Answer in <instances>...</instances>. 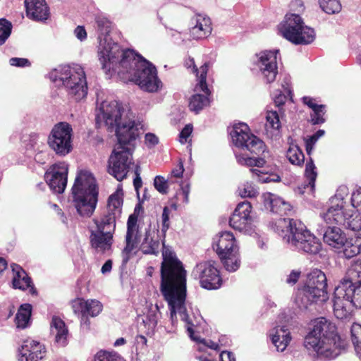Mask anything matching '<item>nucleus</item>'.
<instances>
[{"label":"nucleus","instance_id":"f257e3e1","mask_svg":"<svg viewBox=\"0 0 361 361\" xmlns=\"http://www.w3.org/2000/svg\"><path fill=\"white\" fill-rule=\"evenodd\" d=\"M95 23L99 33V60L106 73L111 71L119 75L127 73L141 90L147 92H157L162 86L157 76L156 67L133 50H122L119 44L112 41L109 34L111 22L104 13L95 16Z\"/></svg>","mask_w":361,"mask_h":361},{"label":"nucleus","instance_id":"f03ea898","mask_svg":"<svg viewBox=\"0 0 361 361\" xmlns=\"http://www.w3.org/2000/svg\"><path fill=\"white\" fill-rule=\"evenodd\" d=\"M125 114V109L118 101H103L96 109V126H104L109 132H115L118 140L109 160V174L116 180H142L140 166L132 161L138 129L135 121Z\"/></svg>","mask_w":361,"mask_h":361},{"label":"nucleus","instance_id":"7ed1b4c3","mask_svg":"<svg viewBox=\"0 0 361 361\" xmlns=\"http://www.w3.org/2000/svg\"><path fill=\"white\" fill-rule=\"evenodd\" d=\"M163 261L161 264L160 290L168 302L171 319L176 317V312L183 319H188L185 306L186 297V271L174 252L166 247L163 243Z\"/></svg>","mask_w":361,"mask_h":361},{"label":"nucleus","instance_id":"20e7f679","mask_svg":"<svg viewBox=\"0 0 361 361\" xmlns=\"http://www.w3.org/2000/svg\"><path fill=\"white\" fill-rule=\"evenodd\" d=\"M303 345L321 359L331 360L345 350L346 343L338 334L336 324L322 317L312 321Z\"/></svg>","mask_w":361,"mask_h":361},{"label":"nucleus","instance_id":"39448f33","mask_svg":"<svg viewBox=\"0 0 361 361\" xmlns=\"http://www.w3.org/2000/svg\"><path fill=\"white\" fill-rule=\"evenodd\" d=\"M334 294V312L336 318L346 319L354 307L361 309V260L350 265Z\"/></svg>","mask_w":361,"mask_h":361},{"label":"nucleus","instance_id":"423d86ee","mask_svg":"<svg viewBox=\"0 0 361 361\" xmlns=\"http://www.w3.org/2000/svg\"><path fill=\"white\" fill-rule=\"evenodd\" d=\"M269 227L281 237L283 243L299 252L317 255L322 250L319 239L298 219L280 217L270 221Z\"/></svg>","mask_w":361,"mask_h":361},{"label":"nucleus","instance_id":"0eeeda50","mask_svg":"<svg viewBox=\"0 0 361 361\" xmlns=\"http://www.w3.org/2000/svg\"><path fill=\"white\" fill-rule=\"evenodd\" d=\"M233 145L243 150H247L257 157H249L247 154L235 152L238 163L243 166L262 167L265 159L269 155L264 142L249 132V127L245 123L234 125L230 132Z\"/></svg>","mask_w":361,"mask_h":361},{"label":"nucleus","instance_id":"6e6552de","mask_svg":"<svg viewBox=\"0 0 361 361\" xmlns=\"http://www.w3.org/2000/svg\"><path fill=\"white\" fill-rule=\"evenodd\" d=\"M51 78L55 82H61L68 94L75 101L87 94L85 73L80 65L60 66L51 73Z\"/></svg>","mask_w":361,"mask_h":361},{"label":"nucleus","instance_id":"1a4fd4ad","mask_svg":"<svg viewBox=\"0 0 361 361\" xmlns=\"http://www.w3.org/2000/svg\"><path fill=\"white\" fill-rule=\"evenodd\" d=\"M349 194L348 188L343 184L338 187L335 195L329 200V207L320 216L326 224L342 225L345 228L348 220L354 214V207L345 201Z\"/></svg>","mask_w":361,"mask_h":361},{"label":"nucleus","instance_id":"9d476101","mask_svg":"<svg viewBox=\"0 0 361 361\" xmlns=\"http://www.w3.org/2000/svg\"><path fill=\"white\" fill-rule=\"evenodd\" d=\"M279 30L284 38L295 44H309L315 39L314 29L305 25L302 18L295 13L286 15Z\"/></svg>","mask_w":361,"mask_h":361},{"label":"nucleus","instance_id":"9b49d317","mask_svg":"<svg viewBox=\"0 0 361 361\" xmlns=\"http://www.w3.org/2000/svg\"><path fill=\"white\" fill-rule=\"evenodd\" d=\"M71 191L78 213L82 216H90L98 202L97 185L95 182H74Z\"/></svg>","mask_w":361,"mask_h":361},{"label":"nucleus","instance_id":"f8f14e48","mask_svg":"<svg viewBox=\"0 0 361 361\" xmlns=\"http://www.w3.org/2000/svg\"><path fill=\"white\" fill-rule=\"evenodd\" d=\"M123 203L122 185L119 184L116 190L108 198L106 211L100 219H94L97 230L114 235L116 229V219L121 216Z\"/></svg>","mask_w":361,"mask_h":361},{"label":"nucleus","instance_id":"ddd939ff","mask_svg":"<svg viewBox=\"0 0 361 361\" xmlns=\"http://www.w3.org/2000/svg\"><path fill=\"white\" fill-rule=\"evenodd\" d=\"M71 126L66 122H59L56 124L49 136V147L59 155L65 156L72 149Z\"/></svg>","mask_w":361,"mask_h":361},{"label":"nucleus","instance_id":"4468645a","mask_svg":"<svg viewBox=\"0 0 361 361\" xmlns=\"http://www.w3.org/2000/svg\"><path fill=\"white\" fill-rule=\"evenodd\" d=\"M192 276L199 279L200 286L207 290L218 289L221 285L222 281L216 267V262L212 260L197 264L192 271Z\"/></svg>","mask_w":361,"mask_h":361},{"label":"nucleus","instance_id":"2eb2a0df","mask_svg":"<svg viewBox=\"0 0 361 361\" xmlns=\"http://www.w3.org/2000/svg\"><path fill=\"white\" fill-rule=\"evenodd\" d=\"M251 211L252 205L250 202L245 200L238 203L229 219L230 226L245 234L251 235L255 231Z\"/></svg>","mask_w":361,"mask_h":361},{"label":"nucleus","instance_id":"dca6fc26","mask_svg":"<svg viewBox=\"0 0 361 361\" xmlns=\"http://www.w3.org/2000/svg\"><path fill=\"white\" fill-rule=\"evenodd\" d=\"M143 208L140 204H137L133 214H130L127 221V232L126 235V247L122 251V264L126 265L130 258L133 249L137 246L139 242L137 236L138 226H137V217L139 212L142 211Z\"/></svg>","mask_w":361,"mask_h":361},{"label":"nucleus","instance_id":"f3484780","mask_svg":"<svg viewBox=\"0 0 361 361\" xmlns=\"http://www.w3.org/2000/svg\"><path fill=\"white\" fill-rule=\"evenodd\" d=\"M73 312L80 317V325L87 330L90 329L89 317H97L102 310V304L97 300L78 298L72 302Z\"/></svg>","mask_w":361,"mask_h":361},{"label":"nucleus","instance_id":"a211bd4d","mask_svg":"<svg viewBox=\"0 0 361 361\" xmlns=\"http://www.w3.org/2000/svg\"><path fill=\"white\" fill-rule=\"evenodd\" d=\"M278 49L264 51L256 54L255 64L259 68L263 80L267 83H271L276 80L278 74L277 54Z\"/></svg>","mask_w":361,"mask_h":361},{"label":"nucleus","instance_id":"6ab92c4d","mask_svg":"<svg viewBox=\"0 0 361 361\" xmlns=\"http://www.w3.org/2000/svg\"><path fill=\"white\" fill-rule=\"evenodd\" d=\"M207 71L208 66L207 63L200 67L199 82L195 86V91H201L204 94H195L190 99L189 108L196 114H198L204 107L209 106L210 103L209 97L211 94V92L206 82Z\"/></svg>","mask_w":361,"mask_h":361},{"label":"nucleus","instance_id":"aec40b11","mask_svg":"<svg viewBox=\"0 0 361 361\" xmlns=\"http://www.w3.org/2000/svg\"><path fill=\"white\" fill-rule=\"evenodd\" d=\"M328 298L326 294L319 293L312 287L304 284L298 288L295 302L301 310H306L308 307L319 302H324Z\"/></svg>","mask_w":361,"mask_h":361},{"label":"nucleus","instance_id":"412c9836","mask_svg":"<svg viewBox=\"0 0 361 361\" xmlns=\"http://www.w3.org/2000/svg\"><path fill=\"white\" fill-rule=\"evenodd\" d=\"M262 198L264 209L273 214L282 216L293 212L292 205L275 194L266 192Z\"/></svg>","mask_w":361,"mask_h":361},{"label":"nucleus","instance_id":"4be33fe9","mask_svg":"<svg viewBox=\"0 0 361 361\" xmlns=\"http://www.w3.org/2000/svg\"><path fill=\"white\" fill-rule=\"evenodd\" d=\"M213 249L220 258H223L226 255H233L238 252V247L235 244V239L233 234L229 231L221 232L212 244Z\"/></svg>","mask_w":361,"mask_h":361},{"label":"nucleus","instance_id":"5701e85b","mask_svg":"<svg viewBox=\"0 0 361 361\" xmlns=\"http://www.w3.org/2000/svg\"><path fill=\"white\" fill-rule=\"evenodd\" d=\"M44 346L39 342L26 340L18 349L19 361H38L44 357Z\"/></svg>","mask_w":361,"mask_h":361},{"label":"nucleus","instance_id":"b1692460","mask_svg":"<svg viewBox=\"0 0 361 361\" xmlns=\"http://www.w3.org/2000/svg\"><path fill=\"white\" fill-rule=\"evenodd\" d=\"M324 242L331 247L340 250L346 243L345 232L338 226L326 224L321 228Z\"/></svg>","mask_w":361,"mask_h":361},{"label":"nucleus","instance_id":"393cba45","mask_svg":"<svg viewBox=\"0 0 361 361\" xmlns=\"http://www.w3.org/2000/svg\"><path fill=\"white\" fill-rule=\"evenodd\" d=\"M27 16L35 21H44L50 16L49 7L45 0H25Z\"/></svg>","mask_w":361,"mask_h":361},{"label":"nucleus","instance_id":"a878e982","mask_svg":"<svg viewBox=\"0 0 361 361\" xmlns=\"http://www.w3.org/2000/svg\"><path fill=\"white\" fill-rule=\"evenodd\" d=\"M194 25L190 30V37L193 39H201L207 37L212 32L211 20L203 15H196L192 19Z\"/></svg>","mask_w":361,"mask_h":361},{"label":"nucleus","instance_id":"bb28decb","mask_svg":"<svg viewBox=\"0 0 361 361\" xmlns=\"http://www.w3.org/2000/svg\"><path fill=\"white\" fill-rule=\"evenodd\" d=\"M90 244L97 252L104 253L109 250L113 244V235L99 230L92 231L90 236Z\"/></svg>","mask_w":361,"mask_h":361},{"label":"nucleus","instance_id":"cd10ccee","mask_svg":"<svg viewBox=\"0 0 361 361\" xmlns=\"http://www.w3.org/2000/svg\"><path fill=\"white\" fill-rule=\"evenodd\" d=\"M273 344L278 351L283 352L291 340L290 332L286 326H276L269 334Z\"/></svg>","mask_w":361,"mask_h":361},{"label":"nucleus","instance_id":"c85d7f7f","mask_svg":"<svg viewBox=\"0 0 361 361\" xmlns=\"http://www.w3.org/2000/svg\"><path fill=\"white\" fill-rule=\"evenodd\" d=\"M304 284L312 287L322 295L326 294L327 283L326 277L323 271L318 269L312 270L307 275Z\"/></svg>","mask_w":361,"mask_h":361},{"label":"nucleus","instance_id":"c756f323","mask_svg":"<svg viewBox=\"0 0 361 361\" xmlns=\"http://www.w3.org/2000/svg\"><path fill=\"white\" fill-rule=\"evenodd\" d=\"M11 269L13 273L12 280L13 288L20 290L28 288L30 286V283H32V279L28 276L25 271L16 264H12Z\"/></svg>","mask_w":361,"mask_h":361},{"label":"nucleus","instance_id":"7c9ffc66","mask_svg":"<svg viewBox=\"0 0 361 361\" xmlns=\"http://www.w3.org/2000/svg\"><path fill=\"white\" fill-rule=\"evenodd\" d=\"M68 169L64 162L50 166L44 174L45 180H68Z\"/></svg>","mask_w":361,"mask_h":361},{"label":"nucleus","instance_id":"2f4dec72","mask_svg":"<svg viewBox=\"0 0 361 361\" xmlns=\"http://www.w3.org/2000/svg\"><path fill=\"white\" fill-rule=\"evenodd\" d=\"M51 332L55 335L56 343L65 345L66 343V337L68 329L65 322L58 317H53L51 322Z\"/></svg>","mask_w":361,"mask_h":361},{"label":"nucleus","instance_id":"473e14b6","mask_svg":"<svg viewBox=\"0 0 361 361\" xmlns=\"http://www.w3.org/2000/svg\"><path fill=\"white\" fill-rule=\"evenodd\" d=\"M32 305L28 303L21 305L16 315V323L18 328L25 329L30 322Z\"/></svg>","mask_w":361,"mask_h":361},{"label":"nucleus","instance_id":"72a5a7b5","mask_svg":"<svg viewBox=\"0 0 361 361\" xmlns=\"http://www.w3.org/2000/svg\"><path fill=\"white\" fill-rule=\"evenodd\" d=\"M341 249L344 256L348 259L359 255L361 253V237L357 236L349 240L346 238V243Z\"/></svg>","mask_w":361,"mask_h":361},{"label":"nucleus","instance_id":"f704fd0d","mask_svg":"<svg viewBox=\"0 0 361 361\" xmlns=\"http://www.w3.org/2000/svg\"><path fill=\"white\" fill-rule=\"evenodd\" d=\"M180 317L181 320H183V322H185L187 324V325H188L187 330L189 333L190 337L192 340L198 341L201 343H203L204 345L209 347L211 349H214L216 350H219V345L216 343L212 341V340L200 339V337H196L194 336V331H193L192 327L195 326V324L193 323L192 319L190 318V317L189 316L188 314V319H183L182 318V317H180Z\"/></svg>","mask_w":361,"mask_h":361},{"label":"nucleus","instance_id":"c9c22d12","mask_svg":"<svg viewBox=\"0 0 361 361\" xmlns=\"http://www.w3.org/2000/svg\"><path fill=\"white\" fill-rule=\"evenodd\" d=\"M286 157L290 162L300 166L304 163L305 156L300 148L296 145H291L286 152Z\"/></svg>","mask_w":361,"mask_h":361},{"label":"nucleus","instance_id":"e433bc0d","mask_svg":"<svg viewBox=\"0 0 361 361\" xmlns=\"http://www.w3.org/2000/svg\"><path fill=\"white\" fill-rule=\"evenodd\" d=\"M149 235L150 230L147 229L142 242L143 252L145 254L157 255L158 253L159 243L158 240H154L152 238H149Z\"/></svg>","mask_w":361,"mask_h":361},{"label":"nucleus","instance_id":"4c0bfd02","mask_svg":"<svg viewBox=\"0 0 361 361\" xmlns=\"http://www.w3.org/2000/svg\"><path fill=\"white\" fill-rule=\"evenodd\" d=\"M322 11L328 14L338 13L341 11V4L339 0H319Z\"/></svg>","mask_w":361,"mask_h":361},{"label":"nucleus","instance_id":"58836bf2","mask_svg":"<svg viewBox=\"0 0 361 361\" xmlns=\"http://www.w3.org/2000/svg\"><path fill=\"white\" fill-rule=\"evenodd\" d=\"M221 259L225 269L230 272L235 271L240 267V261L238 258V252L234 253L233 255H226Z\"/></svg>","mask_w":361,"mask_h":361},{"label":"nucleus","instance_id":"ea45409f","mask_svg":"<svg viewBox=\"0 0 361 361\" xmlns=\"http://www.w3.org/2000/svg\"><path fill=\"white\" fill-rule=\"evenodd\" d=\"M12 24L6 18H0V46L4 44L12 32Z\"/></svg>","mask_w":361,"mask_h":361},{"label":"nucleus","instance_id":"a19ab883","mask_svg":"<svg viewBox=\"0 0 361 361\" xmlns=\"http://www.w3.org/2000/svg\"><path fill=\"white\" fill-rule=\"evenodd\" d=\"M94 361H125V360L116 352L99 350L96 354Z\"/></svg>","mask_w":361,"mask_h":361},{"label":"nucleus","instance_id":"79ce46f5","mask_svg":"<svg viewBox=\"0 0 361 361\" xmlns=\"http://www.w3.org/2000/svg\"><path fill=\"white\" fill-rule=\"evenodd\" d=\"M312 113L310 114L311 122L313 125L322 124L326 121L324 116L326 114V106L324 104H319L317 108L312 110Z\"/></svg>","mask_w":361,"mask_h":361},{"label":"nucleus","instance_id":"37998d69","mask_svg":"<svg viewBox=\"0 0 361 361\" xmlns=\"http://www.w3.org/2000/svg\"><path fill=\"white\" fill-rule=\"evenodd\" d=\"M238 195L243 198H252L255 197L259 194V191L254 185L247 182L245 184L238 188Z\"/></svg>","mask_w":361,"mask_h":361},{"label":"nucleus","instance_id":"c03bdc74","mask_svg":"<svg viewBox=\"0 0 361 361\" xmlns=\"http://www.w3.org/2000/svg\"><path fill=\"white\" fill-rule=\"evenodd\" d=\"M266 126L274 130H279L281 128L279 115L277 111H267Z\"/></svg>","mask_w":361,"mask_h":361},{"label":"nucleus","instance_id":"a18cd8bd","mask_svg":"<svg viewBox=\"0 0 361 361\" xmlns=\"http://www.w3.org/2000/svg\"><path fill=\"white\" fill-rule=\"evenodd\" d=\"M324 134L325 131L324 130H318L314 134L305 140V147L307 154L310 155L311 154L315 143L317 142L319 138L322 137Z\"/></svg>","mask_w":361,"mask_h":361},{"label":"nucleus","instance_id":"49530a36","mask_svg":"<svg viewBox=\"0 0 361 361\" xmlns=\"http://www.w3.org/2000/svg\"><path fill=\"white\" fill-rule=\"evenodd\" d=\"M345 228L354 231H361V214H357L356 210L354 209V214L348 220Z\"/></svg>","mask_w":361,"mask_h":361},{"label":"nucleus","instance_id":"de8ad7c7","mask_svg":"<svg viewBox=\"0 0 361 361\" xmlns=\"http://www.w3.org/2000/svg\"><path fill=\"white\" fill-rule=\"evenodd\" d=\"M160 314L161 313L159 312V309L157 305L148 311L147 320L151 327L154 328L157 325L158 321L160 318Z\"/></svg>","mask_w":361,"mask_h":361},{"label":"nucleus","instance_id":"09e8293b","mask_svg":"<svg viewBox=\"0 0 361 361\" xmlns=\"http://www.w3.org/2000/svg\"><path fill=\"white\" fill-rule=\"evenodd\" d=\"M74 180H96L92 171L87 168H78Z\"/></svg>","mask_w":361,"mask_h":361},{"label":"nucleus","instance_id":"8fccbe9b","mask_svg":"<svg viewBox=\"0 0 361 361\" xmlns=\"http://www.w3.org/2000/svg\"><path fill=\"white\" fill-rule=\"evenodd\" d=\"M315 182H302L301 185L294 189L295 193L303 195L305 193L313 194L315 188Z\"/></svg>","mask_w":361,"mask_h":361},{"label":"nucleus","instance_id":"3c124183","mask_svg":"<svg viewBox=\"0 0 361 361\" xmlns=\"http://www.w3.org/2000/svg\"><path fill=\"white\" fill-rule=\"evenodd\" d=\"M351 338L354 346L361 345V325L355 324L351 328Z\"/></svg>","mask_w":361,"mask_h":361},{"label":"nucleus","instance_id":"603ef678","mask_svg":"<svg viewBox=\"0 0 361 361\" xmlns=\"http://www.w3.org/2000/svg\"><path fill=\"white\" fill-rule=\"evenodd\" d=\"M67 182H45V185L49 186L50 190L55 194L63 193L66 188Z\"/></svg>","mask_w":361,"mask_h":361},{"label":"nucleus","instance_id":"864d4df0","mask_svg":"<svg viewBox=\"0 0 361 361\" xmlns=\"http://www.w3.org/2000/svg\"><path fill=\"white\" fill-rule=\"evenodd\" d=\"M171 214V209L168 207H164L163 209V212L161 215L162 219V228H161V232L164 234V236L165 237L166 233L167 230L170 227L169 224V216Z\"/></svg>","mask_w":361,"mask_h":361},{"label":"nucleus","instance_id":"5fc2aeb1","mask_svg":"<svg viewBox=\"0 0 361 361\" xmlns=\"http://www.w3.org/2000/svg\"><path fill=\"white\" fill-rule=\"evenodd\" d=\"M305 174L309 180H316L317 173L316 172V167L312 159H310V161L307 162Z\"/></svg>","mask_w":361,"mask_h":361},{"label":"nucleus","instance_id":"6e6d98bb","mask_svg":"<svg viewBox=\"0 0 361 361\" xmlns=\"http://www.w3.org/2000/svg\"><path fill=\"white\" fill-rule=\"evenodd\" d=\"M252 171L256 173L259 178L258 180H280L279 177L271 176V175H268L267 172L265 169H255L252 170Z\"/></svg>","mask_w":361,"mask_h":361},{"label":"nucleus","instance_id":"4d7b16f0","mask_svg":"<svg viewBox=\"0 0 361 361\" xmlns=\"http://www.w3.org/2000/svg\"><path fill=\"white\" fill-rule=\"evenodd\" d=\"M10 65L16 67H28L31 63L30 61L25 58L13 57L9 60Z\"/></svg>","mask_w":361,"mask_h":361},{"label":"nucleus","instance_id":"13d9d810","mask_svg":"<svg viewBox=\"0 0 361 361\" xmlns=\"http://www.w3.org/2000/svg\"><path fill=\"white\" fill-rule=\"evenodd\" d=\"M273 100L277 107L283 106L286 101V96L281 90H276L272 93Z\"/></svg>","mask_w":361,"mask_h":361},{"label":"nucleus","instance_id":"bf43d9fd","mask_svg":"<svg viewBox=\"0 0 361 361\" xmlns=\"http://www.w3.org/2000/svg\"><path fill=\"white\" fill-rule=\"evenodd\" d=\"M145 144L149 148L154 147L159 143V138L154 134L148 133L145 136Z\"/></svg>","mask_w":361,"mask_h":361},{"label":"nucleus","instance_id":"052dcab7","mask_svg":"<svg viewBox=\"0 0 361 361\" xmlns=\"http://www.w3.org/2000/svg\"><path fill=\"white\" fill-rule=\"evenodd\" d=\"M190 186L188 182H180V192L179 195L182 194L183 196V201L185 202H188V195L190 192Z\"/></svg>","mask_w":361,"mask_h":361},{"label":"nucleus","instance_id":"680f3d73","mask_svg":"<svg viewBox=\"0 0 361 361\" xmlns=\"http://www.w3.org/2000/svg\"><path fill=\"white\" fill-rule=\"evenodd\" d=\"M192 127L190 125H186L180 133V142L182 143L185 142L187 141L188 137L192 133Z\"/></svg>","mask_w":361,"mask_h":361},{"label":"nucleus","instance_id":"e2e57ef3","mask_svg":"<svg viewBox=\"0 0 361 361\" xmlns=\"http://www.w3.org/2000/svg\"><path fill=\"white\" fill-rule=\"evenodd\" d=\"M300 274L301 272L300 271L293 270L287 276L286 283L291 285L295 284L298 282Z\"/></svg>","mask_w":361,"mask_h":361},{"label":"nucleus","instance_id":"0e129e2a","mask_svg":"<svg viewBox=\"0 0 361 361\" xmlns=\"http://www.w3.org/2000/svg\"><path fill=\"white\" fill-rule=\"evenodd\" d=\"M74 34L80 41H83L87 38V32L83 26H77L74 30Z\"/></svg>","mask_w":361,"mask_h":361},{"label":"nucleus","instance_id":"69168bd1","mask_svg":"<svg viewBox=\"0 0 361 361\" xmlns=\"http://www.w3.org/2000/svg\"><path fill=\"white\" fill-rule=\"evenodd\" d=\"M154 188L161 193H167L169 185L168 182H153Z\"/></svg>","mask_w":361,"mask_h":361},{"label":"nucleus","instance_id":"338daca9","mask_svg":"<svg viewBox=\"0 0 361 361\" xmlns=\"http://www.w3.org/2000/svg\"><path fill=\"white\" fill-rule=\"evenodd\" d=\"M281 87L284 92L290 94H291L290 90V78L289 75H285L281 82Z\"/></svg>","mask_w":361,"mask_h":361},{"label":"nucleus","instance_id":"774afa93","mask_svg":"<svg viewBox=\"0 0 361 361\" xmlns=\"http://www.w3.org/2000/svg\"><path fill=\"white\" fill-rule=\"evenodd\" d=\"M302 102L305 105H307L312 110L317 108V106L319 105V104H317L314 102V99L310 97H303Z\"/></svg>","mask_w":361,"mask_h":361}]
</instances>
